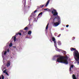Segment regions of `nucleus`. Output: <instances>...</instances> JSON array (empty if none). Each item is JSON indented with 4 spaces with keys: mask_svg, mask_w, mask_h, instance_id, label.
Masks as SVG:
<instances>
[{
    "mask_svg": "<svg viewBox=\"0 0 79 79\" xmlns=\"http://www.w3.org/2000/svg\"><path fill=\"white\" fill-rule=\"evenodd\" d=\"M66 27H69V25H66Z\"/></svg>",
    "mask_w": 79,
    "mask_h": 79,
    "instance_id": "29",
    "label": "nucleus"
},
{
    "mask_svg": "<svg viewBox=\"0 0 79 79\" xmlns=\"http://www.w3.org/2000/svg\"><path fill=\"white\" fill-rule=\"evenodd\" d=\"M10 66V62L7 63L6 64L7 67H9Z\"/></svg>",
    "mask_w": 79,
    "mask_h": 79,
    "instance_id": "9",
    "label": "nucleus"
},
{
    "mask_svg": "<svg viewBox=\"0 0 79 79\" xmlns=\"http://www.w3.org/2000/svg\"><path fill=\"white\" fill-rule=\"evenodd\" d=\"M71 50V51H74V50H75L73 52V56H74V58L77 61H79V53L78 51H77V50Z\"/></svg>",
    "mask_w": 79,
    "mask_h": 79,
    "instance_id": "2",
    "label": "nucleus"
},
{
    "mask_svg": "<svg viewBox=\"0 0 79 79\" xmlns=\"http://www.w3.org/2000/svg\"><path fill=\"white\" fill-rule=\"evenodd\" d=\"M48 8H47V9H44V10H48Z\"/></svg>",
    "mask_w": 79,
    "mask_h": 79,
    "instance_id": "30",
    "label": "nucleus"
},
{
    "mask_svg": "<svg viewBox=\"0 0 79 79\" xmlns=\"http://www.w3.org/2000/svg\"><path fill=\"white\" fill-rule=\"evenodd\" d=\"M7 53V51H3L2 53V58H3L4 57V56H6V53Z\"/></svg>",
    "mask_w": 79,
    "mask_h": 79,
    "instance_id": "5",
    "label": "nucleus"
},
{
    "mask_svg": "<svg viewBox=\"0 0 79 79\" xmlns=\"http://www.w3.org/2000/svg\"><path fill=\"white\" fill-rule=\"evenodd\" d=\"M56 62H58V63H62L65 64H68V60H67L66 57L65 56H62L57 58Z\"/></svg>",
    "mask_w": 79,
    "mask_h": 79,
    "instance_id": "1",
    "label": "nucleus"
},
{
    "mask_svg": "<svg viewBox=\"0 0 79 79\" xmlns=\"http://www.w3.org/2000/svg\"><path fill=\"white\" fill-rule=\"evenodd\" d=\"M9 47H10L12 46H13V44H12V43H10L9 45Z\"/></svg>",
    "mask_w": 79,
    "mask_h": 79,
    "instance_id": "18",
    "label": "nucleus"
},
{
    "mask_svg": "<svg viewBox=\"0 0 79 79\" xmlns=\"http://www.w3.org/2000/svg\"><path fill=\"white\" fill-rule=\"evenodd\" d=\"M61 36V34H60L58 35L57 36V37H60Z\"/></svg>",
    "mask_w": 79,
    "mask_h": 79,
    "instance_id": "24",
    "label": "nucleus"
},
{
    "mask_svg": "<svg viewBox=\"0 0 79 79\" xmlns=\"http://www.w3.org/2000/svg\"><path fill=\"white\" fill-rule=\"evenodd\" d=\"M6 74V75H7V76H8V73H7V72H6V73H5Z\"/></svg>",
    "mask_w": 79,
    "mask_h": 79,
    "instance_id": "27",
    "label": "nucleus"
},
{
    "mask_svg": "<svg viewBox=\"0 0 79 79\" xmlns=\"http://www.w3.org/2000/svg\"><path fill=\"white\" fill-rule=\"evenodd\" d=\"M31 33H32V31H29L28 32V34L29 35H31Z\"/></svg>",
    "mask_w": 79,
    "mask_h": 79,
    "instance_id": "12",
    "label": "nucleus"
},
{
    "mask_svg": "<svg viewBox=\"0 0 79 79\" xmlns=\"http://www.w3.org/2000/svg\"><path fill=\"white\" fill-rule=\"evenodd\" d=\"M57 43L59 45H61V41H58Z\"/></svg>",
    "mask_w": 79,
    "mask_h": 79,
    "instance_id": "11",
    "label": "nucleus"
},
{
    "mask_svg": "<svg viewBox=\"0 0 79 79\" xmlns=\"http://www.w3.org/2000/svg\"><path fill=\"white\" fill-rule=\"evenodd\" d=\"M0 79H1V77H0Z\"/></svg>",
    "mask_w": 79,
    "mask_h": 79,
    "instance_id": "37",
    "label": "nucleus"
},
{
    "mask_svg": "<svg viewBox=\"0 0 79 79\" xmlns=\"http://www.w3.org/2000/svg\"><path fill=\"white\" fill-rule=\"evenodd\" d=\"M70 50H76V48H70Z\"/></svg>",
    "mask_w": 79,
    "mask_h": 79,
    "instance_id": "21",
    "label": "nucleus"
},
{
    "mask_svg": "<svg viewBox=\"0 0 79 79\" xmlns=\"http://www.w3.org/2000/svg\"><path fill=\"white\" fill-rule=\"evenodd\" d=\"M77 63H79V61L77 62Z\"/></svg>",
    "mask_w": 79,
    "mask_h": 79,
    "instance_id": "36",
    "label": "nucleus"
},
{
    "mask_svg": "<svg viewBox=\"0 0 79 79\" xmlns=\"http://www.w3.org/2000/svg\"><path fill=\"white\" fill-rule=\"evenodd\" d=\"M73 79H76V76L74 74L73 75Z\"/></svg>",
    "mask_w": 79,
    "mask_h": 79,
    "instance_id": "10",
    "label": "nucleus"
},
{
    "mask_svg": "<svg viewBox=\"0 0 79 79\" xmlns=\"http://www.w3.org/2000/svg\"><path fill=\"white\" fill-rule=\"evenodd\" d=\"M60 56H56V57H60Z\"/></svg>",
    "mask_w": 79,
    "mask_h": 79,
    "instance_id": "31",
    "label": "nucleus"
},
{
    "mask_svg": "<svg viewBox=\"0 0 79 79\" xmlns=\"http://www.w3.org/2000/svg\"><path fill=\"white\" fill-rule=\"evenodd\" d=\"M28 29H29V28L27 27H26L24 28V30H25V31H27L28 30Z\"/></svg>",
    "mask_w": 79,
    "mask_h": 79,
    "instance_id": "14",
    "label": "nucleus"
},
{
    "mask_svg": "<svg viewBox=\"0 0 79 79\" xmlns=\"http://www.w3.org/2000/svg\"><path fill=\"white\" fill-rule=\"evenodd\" d=\"M52 10V9H48V10L47 11H49V12H51Z\"/></svg>",
    "mask_w": 79,
    "mask_h": 79,
    "instance_id": "19",
    "label": "nucleus"
},
{
    "mask_svg": "<svg viewBox=\"0 0 79 79\" xmlns=\"http://www.w3.org/2000/svg\"><path fill=\"white\" fill-rule=\"evenodd\" d=\"M16 40V36H15L14 38V42H15Z\"/></svg>",
    "mask_w": 79,
    "mask_h": 79,
    "instance_id": "15",
    "label": "nucleus"
},
{
    "mask_svg": "<svg viewBox=\"0 0 79 79\" xmlns=\"http://www.w3.org/2000/svg\"><path fill=\"white\" fill-rule=\"evenodd\" d=\"M7 50H9V49H8Z\"/></svg>",
    "mask_w": 79,
    "mask_h": 79,
    "instance_id": "38",
    "label": "nucleus"
},
{
    "mask_svg": "<svg viewBox=\"0 0 79 79\" xmlns=\"http://www.w3.org/2000/svg\"><path fill=\"white\" fill-rule=\"evenodd\" d=\"M54 45L55 47H56V49L57 50H59V49H58V48H57V47H56V43H54Z\"/></svg>",
    "mask_w": 79,
    "mask_h": 79,
    "instance_id": "13",
    "label": "nucleus"
},
{
    "mask_svg": "<svg viewBox=\"0 0 79 79\" xmlns=\"http://www.w3.org/2000/svg\"><path fill=\"white\" fill-rule=\"evenodd\" d=\"M19 33H16V35H18Z\"/></svg>",
    "mask_w": 79,
    "mask_h": 79,
    "instance_id": "33",
    "label": "nucleus"
},
{
    "mask_svg": "<svg viewBox=\"0 0 79 79\" xmlns=\"http://www.w3.org/2000/svg\"><path fill=\"white\" fill-rule=\"evenodd\" d=\"M13 48H16V46H13Z\"/></svg>",
    "mask_w": 79,
    "mask_h": 79,
    "instance_id": "32",
    "label": "nucleus"
},
{
    "mask_svg": "<svg viewBox=\"0 0 79 79\" xmlns=\"http://www.w3.org/2000/svg\"><path fill=\"white\" fill-rule=\"evenodd\" d=\"M2 79H4V76L3 75H2Z\"/></svg>",
    "mask_w": 79,
    "mask_h": 79,
    "instance_id": "26",
    "label": "nucleus"
},
{
    "mask_svg": "<svg viewBox=\"0 0 79 79\" xmlns=\"http://www.w3.org/2000/svg\"><path fill=\"white\" fill-rule=\"evenodd\" d=\"M57 17L58 18L55 17L53 19V23L55 27L58 26L60 23V19L58 16H57Z\"/></svg>",
    "mask_w": 79,
    "mask_h": 79,
    "instance_id": "3",
    "label": "nucleus"
},
{
    "mask_svg": "<svg viewBox=\"0 0 79 79\" xmlns=\"http://www.w3.org/2000/svg\"><path fill=\"white\" fill-rule=\"evenodd\" d=\"M52 39L53 41L54 42V44H56V41H55V38L54 37H52Z\"/></svg>",
    "mask_w": 79,
    "mask_h": 79,
    "instance_id": "6",
    "label": "nucleus"
},
{
    "mask_svg": "<svg viewBox=\"0 0 79 79\" xmlns=\"http://www.w3.org/2000/svg\"><path fill=\"white\" fill-rule=\"evenodd\" d=\"M44 6V5H42L40 6V8H43V7Z\"/></svg>",
    "mask_w": 79,
    "mask_h": 79,
    "instance_id": "17",
    "label": "nucleus"
},
{
    "mask_svg": "<svg viewBox=\"0 0 79 79\" xmlns=\"http://www.w3.org/2000/svg\"><path fill=\"white\" fill-rule=\"evenodd\" d=\"M50 0H48L46 4V5H45V6H47L48 5V3H49V2H50Z\"/></svg>",
    "mask_w": 79,
    "mask_h": 79,
    "instance_id": "7",
    "label": "nucleus"
},
{
    "mask_svg": "<svg viewBox=\"0 0 79 79\" xmlns=\"http://www.w3.org/2000/svg\"><path fill=\"white\" fill-rule=\"evenodd\" d=\"M7 52H9V50H7Z\"/></svg>",
    "mask_w": 79,
    "mask_h": 79,
    "instance_id": "35",
    "label": "nucleus"
},
{
    "mask_svg": "<svg viewBox=\"0 0 79 79\" xmlns=\"http://www.w3.org/2000/svg\"><path fill=\"white\" fill-rule=\"evenodd\" d=\"M52 13L53 14V16H57L58 15V12H56V10L55 9H53V10H52Z\"/></svg>",
    "mask_w": 79,
    "mask_h": 79,
    "instance_id": "4",
    "label": "nucleus"
},
{
    "mask_svg": "<svg viewBox=\"0 0 79 79\" xmlns=\"http://www.w3.org/2000/svg\"><path fill=\"white\" fill-rule=\"evenodd\" d=\"M48 25H49V24H48L47 25L46 27V29L47 30V29H48Z\"/></svg>",
    "mask_w": 79,
    "mask_h": 79,
    "instance_id": "16",
    "label": "nucleus"
},
{
    "mask_svg": "<svg viewBox=\"0 0 79 79\" xmlns=\"http://www.w3.org/2000/svg\"><path fill=\"white\" fill-rule=\"evenodd\" d=\"M37 10H35L34 12V13H36V12H37Z\"/></svg>",
    "mask_w": 79,
    "mask_h": 79,
    "instance_id": "25",
    "label": "nucleus"
},
{
    "mask_svg": "<svg viewBox=\"0 0 79 79\" xmlns=\"http://www.w3.org/2000/svg\"><path fill=\"white\" fill-rule=\"evenodd\" d=\"M3 73H6V69L5 70L3 71Z\"/></svg>",
    "mask_w": 79,
    "mask_h": 79,
    "instance_id": "22",
    "label": "nucleus"
},
{
    "mask_svg": "<svg viewBox=\"0 0 79 79\" xmlns=\"http://www.w3.org/2000/svg\"><path fill=\"white\" fill-rule=\"evenodd\" d=\"M24 33H26V32L25 31L23 32V34H24Z\"/></svg>",
    "mask_w": 79,
    "mask_h": 79,
    "instance_id": "34",
    "label": "nucleus"
},
{
    "mask_svg": "<svg viewBox=\"0 0 79 79\" xmlns=\"http://www.w3.org/2000/svg\"><path fill=\"white\" fill-rule=\"evenodd\" d=\"M75 37H73L72 38V40H75Z\"/></svg>",
    "mask_w": 79,
    "mask_h": 79,
    "instance_id": "23",
    "label": "nucleus"
},
{
    "mask_svg": "<svg viewBox=\"0 0 79 79\" xmlns=\"http://www.w3.org/2000/svg\"><path fill=\"white\" fill-rule=\"evenodd\" d=\"M40 15H41V16L42 15V12H41L40 14H39L38 16H40Z\"/></svg>",
    "mask_w": 79,
    "mask_h": 79,
    "instance_id": "20",
    "label": "nucleus"
},
{
    "mask_svg": "<svg viewBox=\"0 0 79 79\" xmlns=\"http://www.w3.org/2000/svg\"><path fill=\"white\" fill-rule=\"evenodd\" d=\"M19 35H21V33H19Z\"/></svg>",
    "mask_w": 79,
    "mask_h": 79,
    "instance_id": "28",
    "label": "nucleus"
},
{
    "mask_svg": "<svg viewBox=\"0 0 79 79\" xmlns=\"http://www.w3.org/2000/svg\"><path fill=\"white\" fill-rule=\"evenodd\" d=\"M73 67H74V66H73V65H71L69 69L70 72H71V68H73Z\"/></svg>",
    "mask_w": 79,
    "mask_h": 79,
    "instance_id": "8",
    "label": "nucleus"
}]
</instances>
